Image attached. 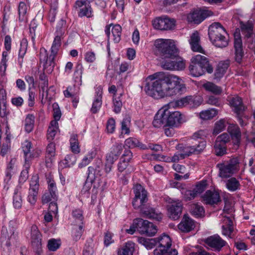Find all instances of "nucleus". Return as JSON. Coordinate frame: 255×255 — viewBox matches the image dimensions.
<instances>
[{"mask_svg":"<svg viewBox=\"0 0 255 255\" xmlns=\"http://www.w3.org/2000/svg\"><path fill=\"white\" fill-rule=\"evenodd\" d=\"M151 81L145 86L146 94L156 99L181 95L186 90L180 78L174 75L156 72L148 76Z\"/></svg>","mask_w":255,"mask_h":255,"instance_id":"f257e3e1","label":"nucleus"},{"mask_svg":"<svg viewBox=\"0 0 255 255\" xmlns=\"http://www.w3.org/2000/svg\"><path fill=\"white\" fill-rule=\"evenodd\" d=\"M61 39L54 37L50 51L48 56V51L44 48L40 49L39 59L41 63H43V69L47 72H51L55 66L54 59L61 45Z\"/></svg>","mask_w":255,"mask_h":255,"instance_id":"f03ea898","label":"nucleus"},{"mask_svg":"<svg viewBox=\"0 0 255 255\" xmlns=\"http://www.w3.org/2000/svg\"><path fill=\"white\" fill-rule=\"evenodd\" d=\"M154 46L156 54L162 58H174L178 55V50L173 40L157 39Z\"/></svg>","mask_w":255,"mask_h":255,"instance_id":"7ed1b4c3","label":"nucleus"},{"mask_svg":"<svg viewBox=\"0 0 255 255\" xmlns=\"http://www.w3.org/2000/svg\"><path fill=\"white\" fill-rule=\"evenodd\" d=\"M133 191L134 194V197L132 201V205L134 209H141L146 208L145 203L148 201L147 192L144 188L140 185L136 184L133 187Z\"/></svg>","mask_w":255,"mask_h":255,"instance_id":"20e7f679","label":"nucleus"},{"mask_svg":"<svg viewBox=\"0 0 255 255\" xmlns=\"http://www.w3.org/2000/svg\"><path fill=\"white\" fill-rule=\"evenodd\" d=\"M205 247L216 252H220L227 245V243L218 234L210 236L204 240Z\"/></svg>","mask_w":255,"mask_h":255,"instance_id":"39448f33","label":"nucleus"},{"mask_svg":"<svg viewBox=\"0 0 255 255\" xmlns=\"http://www.w3.org/2000/svg\"><path fill=\"white\" fill-rule=\"evenodd\" d=\"M74 7L78 10L79 17H86L90 18L94 16V11L90 2L88 0H77L75 1Z\"/></svg>","mask_w":255,"mask_h":255,"instance_id":"423d86ee","label":"nucleus"},{"mask_svg":"<svg viewBox=\"0 0 255 255\" xmlns=\"http://www.w3.org/2000/svg\"><path fill=\"white\" fill-rule=\"evenodd\" d=\"M206 141L202 140L198 141V144L193 145L183 146L181 144L178 145V148L181 150L182 153L180 154L182 159L191 155L192 154H198L202 151L205 148Z\"/></svg>","mask_w":255,"mask_h":255,"instance_id":"0eeeda50","label":"nucleus"},{"mask_svg":"<svg viewBox=\"0 0 255 255\" xmlns=\"http://www.w3.org/2000/svg\"><path fill=\"white\" fill-rule=\"evenodd\" d=\"M239 164V159L237 157L231 159L228 163L218 164L217 166L219 168L220 177L227 178L231 176L237 170Z\"/></svg>","mask_w":255,"mask_h":255,"instance_id":"6e6552de","label":"nucleus"},{"mask_svg":"<svg viewBox=\"0 0 255 255\" xmlns=\"http://www.w3.org/2000/svg\"><path fill=\"white\" fill-rule=\"evenodd\" d=\"M230 141V136L227 133H223L218 136L214 144L215 154L222 156L227 153V143Z\"/></svg>","mask_w":255,"mask_h":255,"instance_id":"1a4fd4ad","label":"nucleus"},{"mask_svg":"<svg viewBox=\"0 0 255 255\" xmlns=\"http://www.w3.org/2000/svg\"><path fill=\"white\" fill-rule=\"evenodd\" d=\"M39 188V177L37 174L33 175L30 181L27 196V201L32 205H34L37 201Z\"/></svg>","mask_w":255,"mask_h":255,"instance_id":"9d476101","label":"nucleus"},{"mask_svg":"<svg viewBox=\"0 0 255 255\" xmlns=\"http://www.w3.org/2000/svg\"><path fill=\"white\" fill-rule=\"evenodd\" d=\"M167 215L174 220L178 219L182 212L183 204L179 200H172L167 205Z\"/></svg>","mask_w":255,"mask_h":255,"instance_id":"9b49d317","label":"nucleus"},{"mask_svg":"<svg viewBox=\"0 0 255 255\" xmlns=\"http://www.w3.org/2000/svg\"><path fill=\"white\" fill-rule=\"evenodd\" d=\"M132 156V153L130 150H128L125 151L118 165V169L120 173L125 172L128 175L133 171V168L129 164Z\"/></svg>","mask_w":255,"mask_h":255,"instance_id":"f8f14e48","label":"nucleus"},{"mask_svg":"<svg viewBox=\"0 0 255 255\" xmlns=\"http://www.w3.org/2000/svg\"><path fill=\"white\" fill-rule=\"evenodd\" d=\"M167 108V123L166 125L168 126H172L178 127L182 123L185 122L183 119L184 116L178 111L170 112Z\"/></svg>","mask_w":255,"mask_h":255,"instance_id":"ddd939ff","label":"nucleus"},{"mask_svg":"<svg viewBox=\"0 0 255 255\" xmlns=\"http://www.w3.org/2000/svg\"><path fill=\"white\" fill-rule=\"evenodd\" d=\"M139 233L141 235H146L152 237L156 233L157 229L156 226L147 220H144L139 218Z\"/></svg>","mask_w":255,"mask_h":255,"instance_id":"4468645a","label":"nucleus"},{"mask_svg":"<svg viewBox=\"0 0 255 255\" xmlns=\"http://www.w3.org/2000/svg\"><path fill=\"white\" fill-rule=\"evenodd\" d=\"M191 62L198 65L205 72L210 74L213 72V68L210 64L208 58L200 54L196 55L192 57Z\"/></svg>","mask_w":255,"mask_h":255,"instance_id":"2eb2a0df","label":"nucleus"},{"mask_svg":"<svg viewBox=\"0 0 255 255\" xmlns=\"http://www.w3.org/2000/svg\"><path fill=\"white\" fill-rule=\"evenodd\" d=\"M30 242L33 249L38 251L41 249L42 235L38 227L35 225H33L31 227Z\"/></svg>","mask_w":255,"mask_h":255,"instance_id":"dca6fc26","label":"nucleus"},{"mask_svg":"<svg viewBox=\"0 0 255 255\" xmlns=\"http://www.w3.org/2000/svg\"><path fill=\"white\" fill-rule=\"evenodd\" d=\"M167 108H169L167 105L162 107L155 114L152 122L154 127L158 128L164 125L167 123Z\"/></svg>","mask_w":255,"mask_h":255,"instance_id":"f3484780","label":"nucleus"},{"mask_svg":"<svg viewBox=\"0 0 255 255\" xmlns=\"http://www.w3.org/2000/svg\"><path fill=\"white\" fill-rule=\"evenodd\" d=\"M208 35L210 40H216L217 37L228 35V33L220 23L214 22L209 27Z\"/></svg>","mask_w":255,"mask_h":255,"instance_id":"a211bd4d","label":"nucleus"},{"mask_svg":"<svg viewBox=\"0 0 255 255\" xmlns=\"http://www.w3.org/2000/svg\"><path fill=\"white\" fill-rule=\"evenodd\" d=\"M188 41L191 49L193 52L206 54L205 51L201 46L200 34L197 31H195L190 35Z\"/></svg>","mask_w":255,"mask_h":255,"instance_id":"6ab92c4d","label":"nucleus"},{"mask_svg":"<svg viewBox=\"0 0 255 255\" xmlns=\"http://www.w3.org/2000/svg\"><path fill=\"white\" fill-rule=\"evenodd\" d=\"M111 26H113L112 29L113 40L115 43H119L121 39L122 27L119 24L113 25L112 24H111L106 25L105 32L108 39H109L110 37V27Z\"/></svg>","mask_w":255,"mask_h":255,"instance_id":"aec40b11","label":"nucleus"},{"mask_svg":"<svg viewBox=\"0 0 255 255\" xmlns=\"http://www.w3.org/2000/svg\"><path fill=\"white\" fill-rule=\"evenodd\" d=\"M206 204L214 205L221 201L219 193L215 190H207L203 196Z\"/></svg>","mask_w":255,"mask_h":255,"instance_id":"412c9836","label":"nucleus"},{"mask_svg":"<svg viewBox=\"0 0 255 255\" xmlns=\"http://www.w3.org/2000/svg\"><path fill=\"white\" fill-rule=\"evenodd\" d=\"M123 150V144L116 142L111 148L110 153L106 156V160L111 161H116L121 154Z\"/></svg>","mask_w":255,"mask_h":255,"instance_id":"4be33fe9","label":"nucleus"},{"mask_svg":"<svg viewBox=\"0 0 255 255\" xmlns=\"http://www.w3.org/2000/svg\"><path fill=\"white\" fill-rule=\"evenodd\" d=\"M228 131L233 144L238 146L240 144L241 138V132L240 128L237 125H230L228 128Z\"/></svg>","mask_w":255,"mask_h":255,"instance_id":"5701e85b","label":"nucleus"},{"mask_svg":"<svg viewBox=\"0 0 255 255\" xmlns=\"http://www.w3.org/2000/svg\"><path fill=\"white\" fill-rule=\"evenodd\" d=\"M195 227L194 221L184 215L181 222L178 224V229L182 232L188 233L193 230Z\"/></svg>","mask_w":255,"mask_h":255,"instance_id":"b1692460","label":"nucleus"},{"mask_svg":"<svg viewBox=\"0 0 255 255\" xmlns=\"http://www.w3.org/2000/svg\"><path fill=\"white\" fill-rule=\"evenodd\" d=\"M207 16L208 15L206 11L196 10L188 14L187 16V19L189 22L199 24L203 21Z\"/></svg>","mask_w":255,"mask_h":255,"instance_id":"393cba45","label":"nucleus"},{"mask_svg":"<svg viewBox=\"0 0 255 255\" xmlns=\"http://www.w3.org/2000/svg\"><path fill=\"white\" fill-rule=\"evenodd\" d=\"M17 236L15 234L12 229L8 230H2L1 236V240L2 242H5V245L10 247L12 244H13L16 240Z\"/></svg>","mask_w":255,"mask_h":255,"instance_id":"a878e982","label":"nucleus"},{"mask_svg":"<svg viewBox=\"0 0 255 255\" xmlns=\"http://www.w3.org/2000/svg\"><path fill=\"white\" fill-rule=\"evenodd\" d=\"M96 95L93 101L91 111L93 114H96L100 109L102 104L103 88L98 87L96 89Z\"/></svg>","mask_w":255,"mask_h":255,"instance_id":"bb28decb","label":"nucleus"},{"mask_svg":"<svg viewBox=\"0 0 255 255\" xmlns=\"http://www.w3.org/2000/svg\"><path fill=\"white\" fill-rule=\"evenodd\" d=\"M207 182L206 180H202L197 183L193 190L188 191L186 193L189 200L193 199L199 194L202 193L206 188Z\"/></svg>","mask_w":255,"mask_h":255,"instance_id":"cd10ccee","label":"nucleus"},{"mask_svg":"<svg viewBox=\"0 0 255 255\" xmlns=\"http://www.w3.org/2000/svg\"><path fill=\"white\" fill-rule=\"evenodd\" d=\"M230 105L236 114H240L241 113L245 112L246 109L242 99L238 96L233 97L230 101Z\"/></svg>","mask_w":255,"mask_h":255,"instance_id":"c85d7f7f","label":"nucleus"},{"mask_svg":"<svg viewBox=\"0 0 255 255\" xmlns=\"http://www.w3.org/2000/svg\"><path fill=\"white\" fill-rule=\"evenodd\" d=\"M16 170V159L15 158H12L7 164L4 181L8 184L10 181L12 176L15 174Z\"/></svg>","mask_w":255,"mask_h":255,"instance_id":"c756f323","label":"nucleus"},{"mask_svg":"<svg viewBox=\"0 0 255 255\" xmlns=\"http://www.w3.org/2000/svg\"><path fill=\"white\" fill-rule=\"evenodd\" d=\"M56 154L55 144L50 142L46 147L45 153V164L47 167H50L54 161Z\"/></svg>","mask_w":255,"mask_h":255,"instance_id":"7c9ffc66","label":"nucleus"},{"mask_svg":"<svg viewBox=\"0 0 255 255\" xmlns=\"http://www.w3.org/2000/svg\"><path fill=\"white\" fill-rule=\"evenodd\" d=\"M141 213L145 216L150 219L160 221L162 218V214L155 209L148 207L141 209Z\"/></svg>","mask_w":255,"mask_h":255,"instance_id":"2f4dec72","label":"nucleus"},{"mask_svg":"<svg viewBox=\"0 0 255 255\" xmlns=\"http://www.w3.org/2000/svg\"><path fill=\"white\" fill-rule=\"evenodd\" d=\"M234 48L235 50V60L238 63L242 62L244 56V52L242 47V40L240 36L236 37L235 36L234 40Z\"/></svg>","mask_w":255,"mask_h":255,"instance_id":"473e14b6","label":"nucleus"},{"mask_svg":"<svg viewBox=\"0 0 255 255\" xmlns=\"http://www.w3.org/2000/svg\"><path fill=\"white\" fill-rule=\"evenodd\" d=\"M222 221L223 225L222 226V234L225 236H231L233 232V223L230 217H224Z\"/></svg>","mask_w":255,"mask_h":255,"instance_id":"72a5a7b5","label":"nucleus"},{"mask_svg":"<svg viewBox=\"0 0 255 255\" xmlns=\"http://www.w3.org/2000/svg\"><path fill=\"white\" fill-rule=\"evenodd\" d=\"M190 96L172 101L167 105L169 108H181L188 106L190 108Z\"/></svg>","mask_w":255,"mask_h":255,"instance_id":"f704fd0d","label":"nucleus"},{"mask_svg":"<svg viewBox=\"0 0 255 255\" xmlns=\"http://www.w3.org/2000/svg\"><path fill=\"white\" fill-rule=\"evenodd\" d=\"M202 87L206 91L215 95H220L223 93V89L221 87L211 82L205 83Z\"/></svg>","mask_w":255,"mask_h":255,"instance_id":"c9c22d12","label":"nucleus"},{"mask_svg":"<svg viewBox=\"0 0 255 255\" xmlns=\"http://www.w3.org/2000/svg\"><path fill=\"white\" fill-rule=\"evenodd\" d=\"M125 145L130 148L138 147L142 150H146V145L141 142L137 138L130 137L126 139L125 141Z\"/></svg>","mask_w":255,"mask_h":255,"instance_id":"e433bc0d","label":"nucleus"},{"mask_svg":"<svg viewBox=\"0 0 255 255\" xmlns=\"http://www.w3.org/2000/svg\"><path fill=\"white\" fill-rule=\"evenodd\" d=\"M229 61H222L220 62L215 70L214 76L215 78L220 79L222 78L226 73L229 66Z\"/></svg>","mask_w":255,"mask_h":255,"instance_id":"4c0bfd02","label":"nucleus"},{"mask_svg":"<svg viewBox=\"0 0 255 255\" xmlns=\"http://www.w3.org/2000/svg\"><path fill=\"white\" fill-rule=\"evenodd\" d=\"M96 155V149L94 148L91 149L83 158L81 162L79 164V167L82 168L88 165L95 157Z\"/></svg>","mask_w":255,"mask_h":255,"instance_id":"58836bf2","label":"nucleus"},{"mask_svg":"<svg viewBox=\"0 0 255 255\" xmlns=\"http://www.w3.org/2000/svg\"><path fill=\"white\" fill-rule=\"evenodd\" d=\"M190 213L195 218H201L205 215V210L202 206L195 203L190 205Z\"/></svg>","mask_w":255,"mask_h":255,"instance_id":"ea45409f","label":"nucleus"},{"mask_svg":"<svg viewBox=\"0 0 255 255\" xmlns=\"http://www.w3.org/2000/svg\"><path fill=\"white\" fill-rule=\"evenodd\" d=\"M134 251V244L128 242L125 245L118 250V255H133Z\"/></svg>","mask_w":255,"mask_h":255,"instance_id":"a19ab883","label":"nucleus"},{"mask_svg":"<svg viewBox=\"0 0 255 255\" xmlns=\"http://www.w3.org/2000/svg\"><path fill=\"white\" fill-rule=\"evenodd\" d=\"M27 46L28 43L26 39H23L20 42L18 58V63L20 67L22 65L23 58L27 51Z\"/></svg>","mask_w":255,"mask_h":255,"instance_id":"79ce46f5","label":"nucleus"},{"mask_svg":"<svg viewBox=\"0 0 255 255\" xmlns=\"http://www.w3.org/2000/svg\"><path fill=\"white\" fill-rule=\"evenodd\" d=\"M20 186H17L15 188L13 197V205L15 209H19L22 206V200L21 196L20 190L21 189Z\"/></svg>","mask_w":255,"mask_h":255,"instance_id":"37998d69","label":"nucleus"},{"mask_svg":"<svg viewBox=\"0 0 255 255\" xmlns=\"http://www.w3.org/2000/svg\"><path fill=\"white\" fill-rule=\"evenodd\" d=\"M39 80L43 82L42 84L43 86L41 87V89L42 91V98L44 97H45V99L50 100L51 99V97L48 96V79L46 75L44 73H41L39 75Z\"/></svg>","mask_w":255,"mask_h":255,"instance_id":"c03bdc74","label":"nucleus"},{"mask_svg":"<svg viewBox=\"0 0 255 255\" xmlns=\"http://www.w3.org/2000/svg\"><path fill=\"white\" fill-rule=\"evenodd\" d=\"M88 176L87 180L91 183H93L95 180L101 176V172L99 168H94L89 166L88 169Z\"/></svg>","mask_w":255,"mask_h":255,"instance_id":"a18cd8bd","label":"nucleus"},{"mask_svg":"<svg viewBox=\"0 0 255 255\" xmlns=\"http://www.w3.org/2000/svg\"><path fill=\"white\" fill-rule=\"evenodd\" d=\"M213 44L219 48H224L229 44V37L228 35L217 37L216 40H210Z\"/></svg>","mask_w":255,"mask_h":255,"instance_id":"49530a36","label":"nucleus"},{"mask_svg":"<svg viewBox=\"0 0 255 255\" xmlns=\"http://www.w3.org/2000/svg\"><path fill=\"white\" fill-rule=\"evenodd\" d=\"M83 227V222L74 226L72 232V237L75 241L77 242L81 238L84 231Z\"/></svg>","mask_w":255,"mask_h":255,"instance_id":"de8ad7c7","label":"nucleus"},{"mask_svg":"<svg viewBox=\"0 0 255 255\" xmlns=\"http://www.w3.org/2000/svg\"><path fill=\"white\" fill-rule=\"evenodd\" d=\"M58 130V124L56 121H51L47 130V139L52 140Z\"/></svg>","mask_w":255,"mask_h":255,"instance_id":"09e8293b","label":"nucleus"},{"mask_svg":"<svg viewBox=\"0 0 255 255\" xmlns=\"http://www.w3.org/2000/svg\"><path fill=\"white\" fill-rule=\"evenodd\" d=\"M138 242L144 246L147 250L153 248L157 244L156 238L146 239L144 237H139L138 238Z\"/></svg>","mask_w":255,"mask_h":255,"instance_id":"8fccbe9b","label":"nucleus"},{"mask_svg":"<svg viewBox=\"0 0 255 255\" xmlns=\"http://www.w3.org/2000/svg\"><path fill=\"white\" fill-rule=\"evenodd\" d=\"M70 148L72 152L78 154L80 152V147L78 139V135L72 134L70 138Z\"/></svg>","mask_w":255,"mask_h":255,"instance_id":"3c124183","label":"nucleus"},{"mask_svg":"<svg viewBox=\"0 0 255 255\" xmlns=\"http://www.w3.org/2000/svg\"><path fill=\"white\" fill-rule=\"evenodd\" d=\"M46 181L48 184V191L52 192L53 194H57V188L53 176L51 173L46 174Z\"/></svg>","mask_w":255,"mask_h":255,"instance_id":"603ef678","label":"nucleus"},{"mask_svg":"<svg viewBox=\"0 0 255 255\" xmlns=\"http://www.w3.org/2000/svg\"><path fill=\"white\" fill-rule=\"evenodd\" d=\"M35 117L32 114H28L24 120V128L25 131L29 133L33 129Z\"/></svg>","mask_w":255,"mask_h":255,"instance_id":"864d4df0","label":"nucleus"},{"mask_svg":"<svg viewBox=\"0 0 255 255\" xmlns=\"http://www.w3.org/2000/svg\"><path fill=\"white\" fill-rule=\"evenodd\" d=\"M228 123V122L225 119H222L216 122L213 130V134L217 135L222 132L225 129L226 124Z\"/></svg>","mask_w":255,"mask_h":255,"instance_id":"5fc2aeb1","label":"nucleus"},{"mask_svg":"<svg viewBox=\"0 0 255 255\" xmlns=\"http://www.w3.org/2000/svg\"><path fill=\"white\" fill-rule=\"evenodd\" d=\"M156 239L157 243L159 244L158 246L168 250L169 249L171 246V240L168 236L164 235Z\"/></svg>","mask_w":255,"mask_h":255,"instance_id":"6e6d98bb","label":"nucleus"},{"mask_svg":"<svg viewBox=\"0 0 255 255\" xmlns=\"http://www.w3.org/2000/svg\"><path fill=\"white\" fill-rule=\"evenodd\" d=\"M239 181L235 177H232L228 179L226 182V187L230 191H235L240 188Z\"/></svg>","mask_w":255,"mask_h":255,"instance_id":"4d7b16f0","label":"nucleus"},{"mask_svg":"<svg viewBox=\"0 0 255 255\" xmlns=\"http://www.w3.org/2000/svg\"><path fill=\"white\" fill-rule=\"evenodd\" d=\"M217 114V110L215 109H211L200 112V117L204 120H209L215 117Z\"/></svg>","mask_w":255,"mask_h":255,"instance_id":"13d9d810","label":"nucleus"},{"mask_svg":"<svg viewBox=\"0 0 255 255\" xmlns=\"http://www.w3.org/2000/svg\"><path fill=\"white\" fill-rule=\"evenodd\" d=\"M190 74L193 77H199L204 75L206 72L198 65L194 63H191L189 66Z\"/></svg>","mask_w":255,"mask_h":255,"instance_id":"bf43d9fd","label":"nucleus"},{"mask_svg":"<svg viewBox=\"0 0 255 255\" xmlns=\"http://www.w3.org/2000/svg\"><path fill=\"white\" fill-rule=\"evenodd\" d=\"M27 6L24 2H20L18 5L19 20L20 21H26L27 17L26 15L27 13Z\"/></svg>","mask_w":255,"mask_h":255,"instance_id":"052dcab7","label":"nucleus"},{"mask_svg":"<svg viewBox=\"0 0 255 255\" xmlns=\"http://www.w3.org/2000/svg\"><path fill=\"white\" fill-rule=\"evenodd\" d=\"M65 24L64 21L61 20L59 25L56 27V30L55 32V38H58L60 39H63L64 37L65 27L63 26V25Z\"/></svg>","mask_w":255,"mask_h":255,"instance_id":"680f3d73","label":"nucleus"},{"mask_svg":"<svg viewBox=\"0 0 255 255\" xmlns=\"http://www.w3.org/2000/svg\"><path fill=\"white\" fill-rule=\"evenodd\" d=\"M84 68L81 64H77L75 67L74 73V79L75 82H82V76Z\"/></svg>","mask_w":255,"mask_h":255,"instance_id":"e2e57ef3","label":"nucleus"},{"mask_svg":"<svg viewBox=\"0 0 255 255\" xmlns=\"http://www.w3.org/2000/svg\"><path fill=\"white\" fill-rule=\"evenodd\" d=\"M241 28L242 32L247 33L246 36L249 37L253 33V25L252 22L248 21L247 22H240Z\"/></svg>","mask_w":255,"mask_h":255,"instance_id":"0e129e2a","label":"nucleus"},{"mask_svg":"<svg viewBox=\"0 0 255 255\" xmlns=\"http://www.w3.org/2000/svg\"><path fill=\"white\" fill-rule=\"evenodd\" d=\"M216 95H210L207 96L206 102L207 104L216 107H220L222 105V101L220 98L216 96Z\"/></svg>","mask_w":255,"mask_h":255,"instance_id":"69168bd1","label":"nucleus"},{"mask_svg":"<svg viewBox=\"0 0 255 255\" xmlns=\"http://www.w3.org/2000/svg\"><path fill=\"white\" fill-rule=\"evenodd\" d=\"M176 21L173 18H170L168 17H163V24L164 27L163 30H169L173 29L175 26Z\"/></svg>","mask_w":255,"mask_h":255,"instance_id":"338daca9","label":"nucleus"},{"mask_svg":"<svg viewBox=\"0 0 255 255\" xmlns=\"http://www.w3.org/2000/svg\"><path fill=\"white\" fill-rule=\"evenodd\" d=\"M61 246V242L59 240L55 239H50L47 244V248L50 251H56Z\"/></svg>","mask_w":255,"mask_h":255,"instance_id":"774afa93","label":"nucleus"}]
</instances>
